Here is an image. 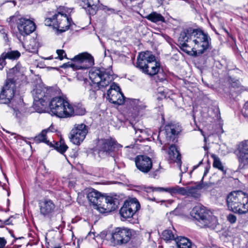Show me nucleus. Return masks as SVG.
Listing matches in <instances>:
<instances>
[{
	"label": "nucleus",
	"mask_w": 248,
	"mask_h": 248,
	"mask_svg": "<svg viewBox=\"0 0 248 248\" xmlns=\"http://www.w3.org/2000/svg\"><path fill=\"white\" fill-rule=\"evenodd\" d=\"M133 147H134V146H133V145H132V144H131V145H129V146H126V147H128V148H133Z\"/></svg>",
	"instance_id": "57"
},
{
	"label": "nucleus",
	"mask_w": 248,
	"mask_h": 248,
	"mask_svg": "<svg viewBox=\"0 0 248 248\" xmlns=\"http://www.w3.org/2000/svg\"><path fill=\"white\" fill-rule=\"evenodd\" d=\"M87 197L93 205L97 206V209L101 207V203L104 199V197L102 196L100 192L93 189L88 192Z\"/></svg>",
	"instance_id": "20"
},
{
	"label": "nucleus",
	"mask_w": 248,
	"mask_h": 248,
	"mask_svg": "<svg viewBox=\"0 0 248 248\" xmlns=\"http://www.w3.org/2000/svg\"><path fill=\"white\" fill-rule=\"evenodd\" d=\"M16 84L13 78H8L0 93V104H6L15 111L22 105L23 99L15 95Z\"/></svg>",
	"instance_id": "4"
},
{
	"label": "nucleus",
	"mask_w": 248,
	"mask_h": 248,
	"mask_svg": "<svg viewBox=\"0 0 248 248\" xmlns=\"http://www.w3.org/2000/svg\"><path fill=\"white\" fill-rule=\"evenodd\" d=\"M162 149L163 150H167V147L166 146V144L164 146H163Z\"/></svg>",
	"instance_id": "55"
},
{
	"label": "nucleus",
	"mask_w": 248,
	"mask_h": 248,
	"mask_svg": "<svg viewBox=\"0 0 248 248\" xmlns=\"http://www.w3.org/2000/svg\"><path fill=\"white\" fill-rule=\"evenodd\" d=\"M144 190L147 193H150L154 191L161 192L165 191V188L161 187L147 186L144 187Z\"/></svg>",
	"instance_id": "38"
},
{
	"label": "nucleus",
	"mask_w": 248,
	"mask_h": 248,
	"mask_svg": "<svg viewBox=\"0 0 248 248\" xmlns=\"http://www.w3.org/2000/svg\"><path fill=\"white\" fill-rule=\"evenodd\" d=\"M9 232H10V233L11 234V235L13 237L15 238V235H14V233H13V232L12 231L10 230V231H9Z\"/></svg>",
	"instance_id": "53"
},
{
	"label": "nucleus",
	"mask_w": 248,
	"mask_h": 248,
	"mask_svg": "<svg viewBox=\"0 0 248 248\" xmlns=\"http://www.w3.org/2000/svg\"><path fill=\"white\" fill-rule=\"evenodd\" d=\"M209 168L206 167L205 169L204 172V175H203L204 176L205 175H206L209 172Z\"/></svg>",
	"instance_id": "49"
},
{
	"label": "nucleus",
	"mask_w": 248,
	"mask_h": 248,
	"mask_svg": "<svg viewBox=\"0 0 248 248\" xmlns=\"http://www.w3.org/2000/svg\"><path fill=\"white\" fill-rule=\"evenodd\" d=\"M202 163V161H201L199 162V165H196V166H194L193 167V169H196V168H198V167L199 166V165H200V164H201Z\"/></svg>",
	"instance_id": "52"
},
{
	"label": "nucleus",
	"mask_w": 248,
	"mask_h": 248,
	"mask_svg": "<svg viewBox=\"0 0 248 248\" xmlns=\"http://www.w3.org/2000/svg\"><path fill=\"white\" fill-rule=\"evenodd\" d=\"M181 130L182 127L179 124H170L166 125L165 133L167 140L168 142H174Z\"/></svg>",
	"instance_id": "19"
},
{
	"label": "nucleus",
	"mask_w": 248,
	"mask_h": 248,
	"mask_svg": "<svg viewBox=\"0 0 248 248\" xmlns=\"http://www.w3.org/2000/svg\"><path fill=\"white\" fill-rule=\"evenodd\" d=\"M92 234H93V236H94V233L93 232H91L89 233L88 235H91Z\"/></svg>",
	"instance_id": "59"
},
{
	"label": "nucleus",
	"mask_w": 248,
	"mask_h": 248,
	"mask_svg": "<svg viewBox=\"0 0 248 248\" xmlns=\"http://www.w3.org/2000/svg\"><path fill=\"white\" fill-rule=\"evenodd\" d=\"M232 86L233 87V88H235V84H232Z\"/></svg>",
	"instance_id": "61"
},
{
	"label": "nucleus",
	"mask_w": 248,
	"mask_h": 248,
	"mask_svg": "<svg viewBox=\"0 0 248 248\" xmlns=\"http://www.w3.org/2000/svg\"><path fill=\"white\" fill-rule=\"evenodd\" d=\"M47 91L46 87L42 84H39L36 86L35 88L33 89L32 91V95L34 96V100L36 101V103L34 104V108L39 113L42 112L43 109L37 108V106H38L40 104H42L44 102L46 98V91Z\"/></svg>",
	"instance_id": "16"
},
{
	"label": "nucleus",
	"mask_w": 248,
	"mask_h": 248,
	"mask_svg": "<svg viewBox=\"0 0 248 248\" xmlns=\"http://www.w3.org/2000/svg\"><path fill=\"white\" fill-rule=\"evenodd\" d=\"M211 157L214 160L213 166L221 170L223 172V174H225L226 170L224 169V166L222 165L219 158L215 154H212L211 155Z\"/></svg>",
	"instance_id": "32"
},
{
	"label": "nucleus",
	"mask_w": 248,
	"mask_h": 248,
	"mask_svg": "<svg viewBox=\"0 0 248 248\" xmlns=\"http://www.w3.org/2000/svg\"><path fill=\"white\" fill-rule=\"evenodd\" d=\"M154 63H153L152 62H151V64H148V65L150 66L149 68H151V66H153V65H154Z\"/></svg>",
	"instance_id": "58"
},
{
	"label": "nucleus",
	"mask_w": 248,
	"mask_h": 248,
	"mask_svg": "<svg viewBox=\"0 0 248 248\" xmlns=\"http://www.w3.org/2000/svg\"><path fill=\"white\" fill-rule=\"evenodd\" d=\"M115 10L113 9V8H109V9H108V11L107 12V13L108 14H114L115 13Z\"/></svg>",
	"instance_id": "48"
},
{
	"label": "nucleus",
	"mask_w": 248,
	"mask_h": 248,
	"mask_svg": "<svg viewBox=\"0 0 248 248\" xmlns=\"http://www.w3.org/2000/svg\"><path fill=\"white\" fill-rule=\"evenodd\" d=\"M88 132V127L85 124H75L70 133V141L75 145H80L85 139Z\"/></svg>",
	"instance_id": "10"
},
{
	"label": "nucleus",
	"mask_w": 248,
	"mask_h": 248,
	"mask_svg": "<svg viewBox=\"0 0 248 248\" xmlns=\"http://www.w3.org/2000/svg\"><path fill=\"white\" fill-rule=\"evenodd\" d=\"M107 99L111 103L121 105L125 101V97L120 87L115 83L111 85L107 91Z\"/></svg>",
	"instance_id": "14"
},
{
	"label": "nucleus",
	"mask_w": 248,
	"mask_h": 248,
	"mask_svg": "<svg viewBox=\"0 0 248 248\" xmlns=\"http://www.w3.org/2000/svg\"><path fill=\"white\" fill-rule=\"evenodd\" d=\"M191 216L199 223L202 227H214L217 223V217L205 207L198 204L195 206L190 212Z\"/></svg>",
	"instance_id": "6"
},
{
	"label": "nucleus",
	"mask_w": 248,
	"mask_h": 248,
	"mask_svg": "<svg viewBox=\"0 0 248 248\" xmlns=\"http://www.w3.org/2000/svg\"><path fill=\"white\" fill-rule=\"evenodd\" d=\"M89 77L92 83L84 80V87L89 93V98L94 100L97 97L96 91L109 85L114 79V75L111 68H102L92 69L89 73Z\"/></svg>",
	"instance_id": "2"
},
{
	"label": "nucleus",
	"mask_w": 248,
	"mask_h": 248,
	"mask_svg": "<svg viewBox=\"0 0 248 248\" xmlns=\"http://www.w3.org/2000/svg\"><path fill=\"white\" fill-rule=\"evenodd\" d=\"M3 56H5L6 59L16 60L20 56V53L17 50L10 51L7 52H3Z\"/></svg>",
	"instance_id": "34"
},
{
	"label": "nucleus",
	"mask_w": 248,
	"mask_h": 248,
	"mask_svg": "<svg viewBox=\"0 0 248 248\" xmlns=\"http://www.w3.org/2000/svg\"><path fill=\"white\" fill-rule=\"evenodd\" d=\"M188 186L186 187H180L176 186L173 187L165 188V192H168L171 195L179 194L182 195L187 196Z\"/></svg>",
	"instance_id": "26"
},
{
	"label": "nucleus",
	"mask_w": 248,
	"mask_h": 248,
	"mask_svg": "<svg viewBox=\"0 0 248 248\" xmlns=\"http://www.w3.org/2000/svg\"><path fill=\"white\" fill-rule=\"evenodd\" d=\"M17 68V66H16L15 67H14L11 71H12L13 72H15Z\"/></svg>",
	"instance_id": "56"
},
{
	"label": "nucleus",
	"mask_w": 248,
	"mask_h": 248,
	"mask_svg": "<svg viewBox=\"0 0 248 248\" xmlns=\"http://www.w3.org/2000/svg\"><path fill=\"white\" fill-rule=\"evenodd\" d=\"M162 235V238L166 242H169L171 240H174L175 242L176 238L175 237L172 231L170 230H165L163 232Z\"/></svg>",
	"instance_id": "33"
},
{
	"label": "nucleus",
	"mask_w": 248,
	"mask_h": 248,
	"mask_svg": "<svg viewBox=\"0 0 248 248\" xmlns=\"http://www.w3.org/2000/svg\"><path fill=\"white\" fill-rule=\"evenodd\" d=\"M228 209L232 212L239 214L248 212V195L242 191H234L227 198Z\"/></svg>",
	"instance_id": "5"
},
{
	"label": "nucleus",
	"mask_w": 248,
	"mask_h": 248,
	"mask_svg": "<svg viewBox=\"0 0 248 248\" xmlns=\"http://www.w3.org/2000/svg\"><path fill=\"white\" fill-rule=\"evenodd\" d=\"M129 103L133 106V109L137 112L138 115H142L147 107L146 102L139 99H129Z\"/></svg>",
	"instance_id": "25"
},
{
	"label": "nucleus",
	"mask_w": 248,
	"mask_h": 248,
	"mask_svg": "<svg viewBox=\"0 0 248 248\" xmlns=\"http://www.w3.org/2000/svg\"><path fill=\"white\" fill-rule=\"evenodd\" d=\"M200 131L201 132V133H202V135L204 137V135L203 134V132L202 130H200Z\"/></svg>",
	"instance_id": "60"
},
{
	"label": "nucleus",
	"mask_w": 248,
	"mask_h": 248,
	"mask_svg": "<svg viewBox=\"0 0 248 248\" xmlns=\"http://www.w3.org/2000/svg\"><path fill=\"white\" fill-rule=\"evenodd\" d=\"M210 41L207 34L192 28L184 30L178 38L180 49L194 57L203 54L209 48Z\"/></svg>",
	"instance_id": "1"
},
{
	"label": "nucleus",
	"mask_w": 248,
	"mask_h": 248,
	"mask_svg": "<svg viewBox=\"0 0 248 248\" xmlns=\"http://www.w3.org/2000/svg\"><path fill=\"white\" fill-rule=\"evenodd\" d=\"M7 21L12 27L16 24L19 33L23 36L30 34L35 30L34 23L29 19L22 17L18 13L9 17Z\"/></svg>",
	"instance_id": "7"
},
{
	"label": "nucleus",
	"mask_w": 248,
	"mask_h": 248,
	"mask_svg": "<svg viewBox=\"0 0 248 248\" xmlns=\"http://www.w3.org/2000/svg\"><path fill=\"white\" fill-rule=\"evenodd\" d=\"M202 188V186L200 184L195 186H188L187 196L192 197L195 199L200 198L201 196L200 190Z\"/></svg>",
	"instance_id": "29"
},
{
	"label": "nucleus",
	"mask_w": 248,
	"mask_h": 248,
	"mask_svg": "<svg viewBox=\"0 0 248 248\" xmlns=\"http://www.w3.org/2000/svg\"><path fill=\"white\" fill-rule=\"evenodd\" d=\"M6 57L5 56H3V53L0 56V70H2L4 66L6 64L5 59Z\"/></svg>",
	"instance_id": "40"
},
{
	"label": "nucleus",
	"mask_w": 248,
	"mask_h": 248,
	"mask_svg": "<svg viewBox=\"0 0 248 248\" xmlns=\"http://www.w3.org/2000/svg\"><path fill=\"white\" fill-rule=\"evenodd\" d=\"M146 18L153 23L165 22V19L160 14L153 12L146 16Z\"/></svg>",
	"instance_id": "30"
},
{
	"label": "nucleus",
	"mask_w": 248,
	"mask_h": 248,
	"mask_svg": "<svg viewBox=\"0 0 248 248\" xmlns=\"http://www.w3.org/2000/svg\"><path fill=\"white\" fill-rule=\"evenodd\" d=\"M4 227L3 224V220H1L0 221V228H3Z\"/></svg>",
	"instance_id": "51"
},
{
	"label": "nucleus",
	"mask_w": 248,
	"mask_h": 248,
	"mask_svg": "<svg viewBox=\"0 0 248 248\" xmlns=\"http://www.w3.org/2000/svg\"><path fill=\"white\" fill-rule=\"evenodd\" d=\"M53 126L51 125L48 128L43 130L40 133L36 136L34 140L37 143L44 142L48 145L51 144V142L47 140V134L54 131Z\"/></svg>",
	"instance_id": "24"
},
{
	"label": "nucleus",
	"mask_w": 248,
	"mask_h": 248,
	"mask_svg": "<svg viewBox=\"0 0 248 248\" xmlns=\"http://www.w3.org/2000/svg\"><path fill=\"white\" fill-rule=\"evenodd\" d=\"M54 144L48 145L50 147H54V148L60 153L63 154L68 149V146L65 144L63 139L61 138L57 142L53 141Z\"/></svg>",
	"instance_id": "28"
},
{
	"label": "nucleus",
	"mask_w": 248,
	"mask_h": 248,
	"mask_svg": "<svg viewBox=\"0 0 248 248\" xmlns=\"http://www.w3.org/2000/svg\"><path fill=\"white\" fill-rule=\"evenodd\" d=\"M98 8L100 7V9L104 10L106 12L108 11V9H109V7H108L107 6L103 5L102 4H101L100 6H98Z\"/></svg>",
	"instance_id": "46"
},
{
	"label": "nucleus",
	"mask_w": 248,
	"mask_h": 248,
	"mask_svg": "<svg viewBox=\"0 0 248 248\" xmlns=\"http://www.w3.org/2000/svg\"><path fill=\"white\" fill-rule=\"evenodd\" d=\"M136 67L144 73L147 72V69L149 68L150 67L146 61L144 60L143 58L140 57V53L137 58Z\"/></svg>",
	"instance_id": "31"
},
{
	"label": "nucleus",
	"mask_w": 248,
	"mask_h": 248,
	"mask_svg": "<svg viewBox=\"0 0 248 248\" xmlns=\"http://www.w3.org/2000/svg\"><path fill=\"white\" fill-rule=\"evenodd\" d=\"M117 200L111 197H104L103 202L105 204H103L102 206H101L100 208H102L104 212H110L117 208Z\"/></svg>",
	"instance_id": "22"
},
{
	"label": "nucleus",
	"mask_w": 248,
	"mask_h": 248,
	"mask_svg": "<svg viewBox=\"0 0 248 248\" xmlns=\"http://www.w3.org/2000/svg\"><path fill=\"white\" fill-rule=\"evenodd\" d=\"M80 5L90 15H94L98 9L97 5L95 4L92 1H89V0H80Z\"/></svg>",
	"instance_id": "23"
},
{
	"label": "nucleus",
	"mask_w": 248,
	"mask_h": 248,
	"mask_svg": "<svg viewBox=\"0 0 248 248\" xmlns=\"http://www.w3.org/2000/svg\"><path fill=\"white\" fill-rule=\"evenodd\" d=\"M7 242L3 237H0V248H4Z\"/></svg>",
	"instance_id": "43"
},
{
	"label": "nucleus",
	"mask_w": 248,
	"mask_h": 248,
	"mask_svg": "<svg viewBox=\"0 0 248 248\" xmlns=\"http://www.w3.org/2000/svg\"><path fill=\"white\" fill-rule=\"evenodd\" d=\"M160 69L159 64L156 62H155V63L153 66H151L150 69H147V72H145L144 74L149 75L150 76H153L157 74Z\"/></svg>",
	"instance_id": "36"
},
{
	"label": "nucleus",
	"mask_w": 248,
	"mask_h": 248,
	"mask_svg": "<svg viewBox=\"0 0 248 248\" xmlns=\"http://www.w3.org/2000/svg\"><path fill=\"white\" fill-rule=\"evenodd\" d=\"M227 220L231 223H234L236 221V217L235 215L232 214H229L227 216Z\"/></svg>",
	"instance_id": "41"
},
{
	"label": "nucleus",
	"mask_w": 248,
	"mask_h": 248,
	"mask_svg": "<svg viewBox=\"0 0 248 248\" xmlns=\"http://www.w3.org/2000/svg\"><path fill=\"white\" fill-rule=\"evenodd\" d=\"M167 152L169 158L176 162L180 168L182 163L181 157L177 146L174 144H171L169 147Z\"/></svg>",
	"instance_id": "21"
},
{
	"label": "nucleus",
	"mask_w": 248,
	"mask_h": 248,
	"mask_svg": "<svg viewBox=\"0 0 248 248\" xmlns=\"http://www.w3.org/2000/svg\"><path fill=\"white\" fill-rule=\"evenodd\" d=\"M38 204L40 213L44 217L50 216L55 210V205L50 199H42L39 201Z\"/></svg>",
	"instance_id": "18"
},
{
	"label": "nucleus",
	"mask_w": 248,
	"mask_h": 248,
	"mask_svg": "<svg viewBox=\"0 0 248 248\" xmlns=\"http://www.w3.org/2000/svg\"><path fill=\"white\" fill-rule=\"evenodd\" d=\"M140 204L137 199L133 198L124 202L120 210V214L124 218L132 217L140 208Z\"/></svg>",
	"instance_id": "13"
},
{
	"label": "nucleus",
	"mask_w": 248,
	"mask_h": 248,
	"mask_svg": "<svg viewBox=\"0 0 248 248\" xmlns=\"http://www.w3.org/2000/svg\"><path fill=\"white\" fill-rule=\"evenodd\" d=\"M134 129H135V133L137 134H138V131H139L140 133H142V130L141 129L136 130V129L135 128H134Z\"/></svg>",
	"instance_id": "50"
},
{
	"label": "nucleus",
	"mask_w": 248,
	"mask_h": 248,
	"mask_svg": "<svg viewBox=\"0 0 248 248\" xmlns=\"http://www.w3.org/2000/svg\"><path fill=\"white\" fill-rule=\"evenodd\" d=\"M175 242L177 248H191V242L186 237H176Z\"/></svg>",
	"instance_id": "27"
},
{
	"label": "nucleus",
	"mask_w": 248,
	"mask_h": 248,
	"mask_svg": "<svg viewBox=\"0 0 248 248\" xmlns=\"http://www.w3.org/2000/svg\"><path fill=\"white\" fill-rule=\"evenodd\" d=\"M159 173V171L158 169L156 170L155 171L151 172L149 175L151 177L156 178L157 176H158Z\"/></svg>",
	"instance_id": "42"
},
{
	"label": "nucleus",
	"mask_w": 248,
	"mask_h": 248,
	"mask_svg": "<svg viewBox=\"0 0 248 248\" xmlns=\"http://www.w3.org/2000/svg\"><path fill=\"white\" fill-rule=\"evenodd\" d=\"M157 2L160 4H163V0H157Z\"/></svg>",
	"instance_id": "54"
},
{
	"label": "nucleus",
	"mask_w": 248,
	"mask_h": 248,
	"mask_svg": "<svg viewBox=\"0 0 248 248\" xmlns=\"http://www.w3.org/2000/svg\"><path fill=\"white\" fill-rule=\"evenodd\" d=\"M12 218L13 217H11L9 218H8V219L3 221L4 226L13 224H12Z\"/></svg>",
	"instance_id": "44"
},
{
	"label": "nucleus",
	"mask_w": 248,
	"mask_h": 248,
	"mask_svg": "<svg viewBox=\"0 0 248 248\" xmlns=\"http://www.w3.org/2000/svg\"><path fill=\"white\" fill-rule=\"evenodd\" d=\"M140 57L143 58L144 60L146 61L148 64H151V62H155V58L154 55L151 54L149 51L141 52Z\"/></svg>",
	"instance_id": "35"
},
{
	"label": "nucleus",
	"mask_w": 248,
	"mask_h": 248,
	"mask_svg": "<svg viewBox=\"0 0 248 248\" xmlns=\"http://www.w3.org/2000/svg\"><path fill=\"white\" fill-rule=\"evenodd\" d=\"M57 53L58 55L59 59L61 60H62L64 57L66 56L65 51L62 49H58L57 50Z\"/></svg>",
	"instance_id": "39"
},
{
	"label": "nucleus",
	"mask_w": 248,
	"mask_h": 248,
	"mask_svg": "<svg viewBox=\"0 0 248 248\" xmlns=\"http://www.w3.org/2000/svg\"><path fill=\"white\" fill-rule=\"evenodd\" d=\"M45 24L46 26H52V23L51 17L46 19V20H45Z\"/></svg>",
	"instance_id": "45"
},
{
	"label": "nucleus",
	"mask_w": 248,
	"mask_h": 248,
	"mask_svg": "<svg viewBox=\"0 0 248 248\" xmlns=\"http://www.w3.org/2000/svg\"><path fill=\"white\" fill-rule=\"evenodd\" d=\"M49 107L52 115L61 118H69L74 115H82L85 111L83 109H80L79 112L75 110L72 104L62 97L53 98L49 102Z\"/></svg>",
	"instance_id": "3"
},
{
	"label": "nucleus",
	"mask_w": 248,
	"mask_h": 248,
	"mask_svg": "<svg viewBox=\"0 0 248 248\" xmlns=\"http://www.w3.org/2000/svg\"><path fill=\"white\" fill-rule=\"evenodd\" d=\"M74 62L64 63L62 68L71 67L75 70L86 69L93 64V57L88 53H80L71 60Z\"/></svg>",
	"instance_id": "9"
},
{
	"label": "nucleus",
	"mask_w": 248,
	"mask_h": 248,
	"mask_svg": "<svg viewBox=\"0 0 248 248\" xmlns=\"http://www.w3.org/2000/svg\"><path fill=\"white\" fill-rule=\"evenodd\" d=\"M1 220V219H0V221Z\"/></svg>",
	"instance_id": "63"
},
{
	"label": "nucleus",
	"mask_w": 248,
	"mask_h": 248,
	"mask_svg": "<svg viewBox=\"0 0 248 248\" xmlns=\"http://www.w3.org/2000/svg\"><path fill=\"white\" fill-rule=\"evenodd\" d=\"M135 162L137 169L143 173H148L152 168V159L147 155L137 156Z\"/></svg>",
	"instance_id": "17"
},
{
	"label": "nucleus",
	"mask_w": 248,
	"mask_h": 248,
	"mask_svg": "<svg viewBox=\"0 0 248 248\" xmlns=\"http://www.w3.org/2000/svg\"><path fill=\"white\" fill-rule=\"evenodd\" d=\"M162 134V133L161 132H159V134L158 135V137H157V140L159 141V143H160V145L163 144V143H164V141H162L161 140V136Z\"/></svg>",
	"instance_id": "47"
},
{
	"label": "nucleus",
	"mask_w": 248,
	"mask_h": 248,
	"mask_svg": "<svg viewBox=\"0 0 248 248\" xmlns=\"http://www.w3.org/2000/svg\"><path fill=\"white\" fill-rule=\"evenodd\" d=\"M6 132L7 133H10V132H9V131H6Z\"/></svg>",
	"instance_id": "62"
},
{
	"label": "nucleus",
	"mask_w": 248,
	"mask_h": 248,
	"mask_svg": "<svg viewBox=\"0 0 248 248\" xmlns=\"http://www.w3.org/2000/svg\"><path fill=\"white\" fill-rule=\"evenodd\" d=\"M37 45L34 39L30 41L29 44L27 46V50L30 52L35 53L37 51Z\"/></svg>",
	"instance_id": "37"
},
{
	"label": "nucleus",
	"mask_w": 248,
	"mask_h": 248,
	"mask_svg": "<svg viewBox=\"0 0 248 248\" xmlns=\"http://www.w3.org/2000/svg\"><path fill=\"white\" fill-rule=\"evenodd\" d=\"M134 231L127 227H116L111 232L110 241L114 246H123L128 244L134 235Z\"/></svg>",
	"instance_id": "8"
},
{
	"label": "nucleus",
	"mask_w": 248,
	"mask_h": 248,
	"mask_svg": "<svg viewBox=\"0 0 248 248\" xmlns=\"http://www.w3.org/2000/svg\"><path fill=\"white\" fill-rule=\"evenodd\" d=\"M52 26L55 29H60L61 31L67 30L70 26L69 18L66 15L58 13L51 17Z\"/></svg>",
	"instance_id": "15"
},
{
	"label": "nucleus",
	"mask_w": 248,
	"mask_h": 248,
	"mask_svg": "<svg viewBox=\"0 0 248 248\" xmlns=\"http://www.w3.org/2000/svg\"><path fill=\"white\" fill-rule=\"evenodd\" d=\"M122 147L114 140L112 139H102L99 141L98 145V154L101 157H104L105 155L111 156V154L115 151V148Z\"/></svg>",
	"instance_id": "11"
},
{
	"label": "nucleus",
	"mask_w": 248,
	"mask_h": 248,
	"mask_svg": "<svg viewBox=\"0 0 248 248\" xmlns=\"http://www.w3.org/2000/svg\"><path fill=\"white\" fill-rule=\"evenodd\" d=\"M239 168L244 169L248 166V140L240 142L235 151Z\"/></svg>",
	"instance_id": "12"
}]
</instances>
